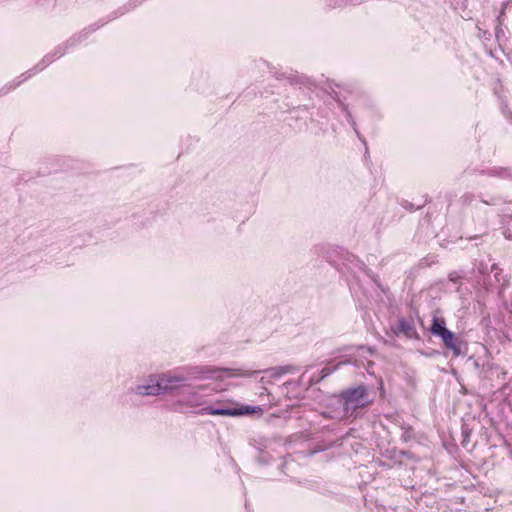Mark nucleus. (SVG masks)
I'll return each mask as SVG.
<instances>
[{
    "mask_svg": "<svg viewBox=\"0 0 512 512\" xmlns=\"http://www.w3.org/2000/svg\"><path fill=\"white\" fill-rule=\"evenodd\" d=\"M256 409H260L259 407H251L244 406L241 408L232 407V406H222L219 408H213L211 406H207L203 408L199 413L200 414H210V415H219V416H239L244 414H250L255 412Z\"/></svg>",
    "mask_w": 512,
    "mask_h": 512,
    "instance_id": "3",
    "label": "nucleus"
},
{
    "mask_svg": "<svg viewBox=\"0 0 512 512\" xmlns=\"http://www.w3.org/2000/svg\"><path fill=\"white\" fill-rule=\"evenodd\" d=\"M339 403L342 404L343 414L346 418L356 417L357 410L371 405L368 388L361 384L356 387H350L338 394Z\"/></svg>",
    "mask_w": 512,
    "mask_h": 512,
    "instance_id": "1",
    "label": "nucleus"
},
{
    "mask_svg": "<svg viewBox=\"0 0 512 512\" xmlns=\"http://www.w3.org/2000/svg\"><path fill=\"white\" fill-rule=\"evenodd\" d=\"M52 61H53V59H50L49 56L45 57L42 60L43 65L39 68V70H42L46 65H48Z\"/></svg>",
    "mask_w": 512,
    "mask_h": 512,
    "instance_id": "13",
    "label": "nucleus"
},
{
    "mask_svg": "<svg viewBox=\"0 0 512 512\" xmlns=\"http://www.w3.org/2000/svg\"><path fill=\"white\" fill-rule=\"evenodd\" d=\"M423 205H424V204L418 205V206L416 207V209L421 208Z\"/></svg>",
    "mask_w": 512,
    "mask_h": 512,
    "instance_id": "16",
    "label": "nucleus"
},
{
    "mask_svg": "<svg viewBox=\"0 0 512 512\" xmlns=\"http://www.w3.org/2000/svg\"><path fill=\"white\" fill-rule=\"evenodd\" d=\"M440 338L442 339L445 347L452 350L454 355H459L461 353L457 338L450 330L447 329Z\"/></svg>",
    "mask_w": 512,
    "mask_h": 512,
    "instance_id": "5",
    "label": "nucleus"
},
{
    "mask_svg": "<svg viewBox=\"0 0 512 512\" xmlns=\"http://www.w3.org/2000/svg\"><path fill=\"white\" fill-rule=\"evenodd\" d=\"M213 373L216 374V375H214L215 378H219V377H222L221 373H230V370L218 369V370H215Z\"/></svg>",
    "mask_w": 512,
    "mask_h": 512,
    "instance_id": "12",
    "label": "nucleus"
},
{
    "mask_svg": "<svg viewBox=\"0 0 512 512\" xmlns=\"http://www.w3.org/2000/svg\"><path fill=\"white\" fill-rule=\"evenodd\" d=\"M395 335H404L409 339L418 338L417 331L414 326V322L412 320H407L405 318H400L393 329Z\"/></svg>",
    "mask_w": 512,
    "mask_h": 512,
    "instance_id": "4",
    "label": "nucleus"
},
{
    "mask_svg": "<svg viewBox=\"0 0 512 512\" xmlns=\"http://www.w3.org/2000/svg\"><path fill=\"white\" fill-rule=\"evenodd\" d=\"M460 278L461 277H460V275L457 272H452V273L449 274V280L451 282H455L456 283L457 281H459Z\"/></svg>",
    "mask_w": 512,
    "mask_h": 512,
    "instance_id": "11",
    "label": "nucleus"
},
{
    "mask_svg": "<svg viewBox=\"0 0 512 512\" xmlns=\"http://www.w3.org/2000/svg\"><path fill=\"white\" fill-rule=\"evenodd\" d=\"M272 372H273L272 373L273 376L279 377V376L287 373L288 368L287 367H277V368H273Z\"/></svg>",
    "mask_w": 512,
    "mask_h": 512,
    "instance_id": "10",
    "label": "nucleus"
},
{
    "mask_svg": "<svg viewBox=\"0 0 512 512\" xmlns=\"http://www.w3.org/2000/svg\"><path fill=\"white\" fill-rule=\"evenodd\" d=\"M340 364L341 363H338L336 365H327L324 368H322V370L320 371V377H319L318 381L324 379L325 377H327L328 375H330L334 371H336L338 369V367L340 366Z\"/></svg>",
    "mask_w": 512,
    "mask_h": 512,
    "instance_id": "8",
    "label": "nucleus"
},
{
    "mask_svg": "<svg viewBox=\"0 0 512 512\" xmlns=\"http://www.w3.org/2000/svg\"><path fill=\"white\" fill-rule=\"evenodd\" d=\"M474 200V195L471 194V193H465L462 197H461V201L464 205H470L472 203V201Z\"/></svg>",
    "mask_w": 512,
    "mask_h": 512,
    "instance_id": "9",
    "label": "nucleus"
},
{
    "mask_svg": "<svg viewBox=\"0 0 512 512\" xmlns=\"http://www.w3.org/2000/svg\"><path fill=\"white\" fill-rule=\"evenodd\" d=\"M79 39H80V36H77V37H76V36H73V37H71V38L67 41V44H69V45H73V44H75L76 42H78V41H79Z\"/></svg>",
    "mask_w": 512,
    "mask_h": 512,
    "instance_id": "14",
    "label": "nucleus"
},
{
    "mask_svg": "<svg viewBox=\"0 0 512 512\" xmlns=\"http://www.w3.org/2000/svg\"><path fill=\"white\" fill-rule=\"evenodd\" d=\"M186 377L179 374H161L151 376L146 384L138 385L135 392L139 395H159L184 385Z\"/></svg>",
    "mask_w": 512,
    "mask_h": 512,
    "instance_id": "2",
    "label": "nucleus"
},
{
    "mask_svg": "<svg viewBox=\"0 0 512 512\" xmlns=\"http://www.w3.org/2000/svg\"><path fill=\"white\" fill-rule=\"evenodd\" d=\"M446 330L447 328L445 327V320L436 316L433 317L430 332L433 335L440 337Z\"/></svg>",
    "mask_w": 512,
    "mask_h": 512,
    "instance_id": "6",
    "label": "nucleus"
},
{
    "mask_svg": "<svg viewBox=\"0 0 512 512\" xmlns=\"http://www.w3.org/2000/svg\"><path fill=\"white\" fill-rule=\"evenodd\" d=\"M63 54H64V51H60V50L58 51V50H57V51H55V53L53 54V56H55V57L57 58V57H60V56H61V55H63Z\"/></svg>",
    "mask_w": 512,
    "mask_h": 512,
    "instance_id": "15",
    "label": "nucleus"
},
{
    "mask_svg": "<svg viewBox=\"0 0 512 512\" xmlns=\"http://www.w3.org/2000/svg\"><path fill=\"white\" fill-rule=\"evenodd\" d=\"M184 402L189 407H197L204 404L203 397L197 392L190 393Z\"/></svg>",
    "mask_w": 512,
    "mask_h": 512,
    "instance_id": "7",
    "label": "nucleus"
}]
</instances>
